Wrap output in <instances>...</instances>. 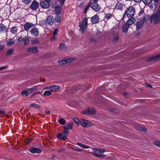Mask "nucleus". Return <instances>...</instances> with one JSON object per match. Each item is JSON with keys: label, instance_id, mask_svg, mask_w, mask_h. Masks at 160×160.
<instances>
[{"label": "nucleus", "instance_id": "61", "mask_svg": "<svg viewBox=\"0 0 160 160\" xmlns=\"http://www.w3.org/2000/svg\"><path fill=\"white\" fill-rule=\"evenodd\" d=\"M136 2H139L142 1V0H134Z\"/></svg>", "mask_w": 160, "mask_h": 160}, {"label": "nucleus", "instance_id": "59", "mask_svg": "<svg viewBox=\"0 0 160 160\" xmlns=\"http://www.w3.org/2000/svg\"><path fill=\"white\" fill-rule=\"evenodd\" d=\"M7 66H5L4 67H2L1 68H0V70H2L4 69H6L7 68Z\"/></svg>", "mask_w": 160, "mask_h": 160}, {"label": "nucleus", "instance_id": "23", "mask_svg": "<svg viewBox=\"0 0 160 160\" xmlns=\"http://www.w3.org/2000/svg\"><path fill=\"white\" fill-rule=\"evenodd\" d=\"M0 32H3L5 33L7 32V27L2 23L0 24Z\"/></svg>", "mask_w": 160, "mask_h": 160}, {"label": "nucleus", "instance_id": "10", "mask_svg": "<svg viewBox=\"0 0 160 160\" xmlns=\"http://www.w3.org/2000/svg\"><path fill=\"white\" fill-rule=\"evenodd\" d=\"M64 132V131L62 133H59L57 135V137L58 138H59L62 140H65L67 139V134Z\"/></svg>", "mask_w": 160, "mask_h": 160}, {"label": "nucleus", "instance_id": "31", "mask_svg": "<svg viewBox=\"0 0 160 160\" xmlns=\"http://www.w3.org/2000/svg\"><path fill=\"white\" fill-rule=\"evenodd\" d=\"M66 46L64 43H60L58 48L59 50H64L66 49Z\"/></svg>", "mask_w": 160, "mask_h": 160}, {"label": "nucleus", "instance_id": "22", "mask_svg": "<svg viewBox=\"0 0 160 160\" xmlns=\"http://www.w3.org/2000/svg\"><path fill=\"white\" fill-rule=\"evenodd\" d=\"M135 19L133 17L130 18L127 21L126 24L129 27L130 25L132 24L135 22Z\"/></svg>", "mask_w": 160, "mask_h": 160}, {"label": "nucleus", "instance_id": "40", "mask_svg": "<svg viewBox=\"0 0 160 160\" xmlns=\"http://www.w3.org/2000/svg\"><path fill=\"white\" fill-rule=\"evenodd\" d=\"M152 0H142V1L146 5H149Z\"/></svg>", "mask_w": 160, "mask_h": 160}, {"label": "nucleus", "instance_id": "43", "mask_svg": "<svg viewBox=\"0 0 160 160\" xmlns=\"http://www.w3.org/2000/svg\"><path fill=\"white\" fill-rule=\"evenodd\" d=\"M82 23L88 25V19L86 17H84L83 19Z\"/></svg>", "mask_w": 160, "mask_h": 160}, {"label": "nucleus", "instance_id": "17", "mask_svg": "<svg viewBox=\"0 0 160 160\" xmlns=\"http://www.w3.org/2000/svg\"><path fill=\"white\" fill-rule=\"evenodd\" d=\"M135 128L138 130H140L145 132H147V129L145 127L141 124H137L135 126Z\"/></svg>", "mask_w": 160, "mask_h": 160}, {"label": "nucleus", "instance_id": "34", "mask_svg": "<svg viewBox=\"0 0 160 160\" xmlns=\"http://www.w3.org/2000/svg\"><path fill=\"white\" fill-rule=\"evenodd\" d=\"M30 108H35L38 109L39 108L40 106L34 103H32L30 105Z\"/></svg>", "mask_w": 160, "mask_h": 160}, {"label": "nucleus", "instance_id": "16", "mask_svg": "<svg viewBox=\"0 0 160 160\" xmlns=\"http://www.w3.org/2000/svg\"><path fill=\"white\" fill-rule=\"evenodd\" d=\"M34 26L32 23L29 22H27L24 25V28L25 31H28Z\"/></svg>", "mask_w": 160, "mask_h": 160}, {"label": "nucleus", "instance_id": "12", "mask_svg": "<svg viewBox=\"0 0 160 160\" xmlns=\"http://www.w3.org/2000/svg\"><path fill=\"white\" fill-rule=\"evenodd\" d=\"M29 151L32 153H40L41 152V150L38 148L31 147L29 150Z\"/></svg>", "mask_w": 160, "mask_h": 160}, {"label": "nucleus", "instance_id": "33", "mask_svg": "<svg viewBox=\"0 0 160 160\" xmlns=\"http://www.w3.org/2000/svg\"><path fill=\"white\" fill-rule=\"evenodd\" d=\"M149 18H150L149 15H147L142 19V21L143 23L146 22L149 20Z\"/></svg>", "mask_w": 160, "mask_h": 160}, {"label": "nucleus", "instance_id": "56", "mask_svg": "<svg viewBox=\"0 0 160 160\" xmlns=\"http://www.w3.org/2000/svg\"><path fill=\"white\" fill-rule=\"evenodd\" d=\"M45 110H46L45 111V114H46V115H48L50 113V112L49 111H47V108H46Z\"/></svg>", "mask_w": 160, "mask_h": 160}, {"label": "nucleus", "instance_id": "5", "mask_svg": "<svg viewBox=\"0 0 160 160\" xmlns=\"http://www.w3.org/2000/svg\"><path fill=\"white\" fill-rule=\"evenodd\" d=\"M74 60V59L73 58H66L62 60L58 61V62L60 64L63 65L73 62Z\"/></svg>", "mask_w": 160, "mask_h": 160}, {"label": "nucleus", "instance_id": "18", "mask_svg": "<svg viewBox=\"0 0 160 160\" xmlns=\"http://www.w3.org/2000/svg\"><path fill=\"white\" fill-rule=\"evenodd\" d=\"M79 26L80 28V31L82 32V33H83L86 29L88 25L83 24V23H82L81 22H80L79 23Z\"/></svg>", "mask_w": 160, "mask_h": 160}, {"label": "nucleus", "instance_id": "55", "mask_svg": "<svg viewBox=\"0 0 160 160\" xmlns=\"http://www.w3.org/2000/svg\"><path fill=\"white\" fill-rule=\"evenodd\" d=\"M144 11L143 9L141 10L139 14V16H141L142 15V14H144Z\"/></svg>", "mask_w": 160, "mask_h": 160}, {"label": "nucleus", "instance_id": "26", "mask_svg": "<svg viewBox=\"0 0 160 160\" xmlns=\"http://www.w3.org/2000/svg\"><path fill=\"white\" fill-rule=\"evenodd\" d=\"M143 23L142 21L141 20L139 21H138L137 24V30H139L140 29V28L142 27L143 25Z\"/></svg>", "mask_w": 160, "mask_h": 160}, {"label": "nucleus", "instance_id": "60", "mask_svg": "<svg viewBox=\"0 0 160 160\" xmlns=\"http://www.w3.org/2000/svg\"><path fill=\"white\" fill-rule=\"evenodd\" d=\"M146 85L149 87H150V88H152V86L151 85H150L148 83H146Z\"/></svg>", "mask_w": 160, "mask_h": 160}, {"label": "nucleus", "instance_id": "7", "mask_svg": "<svg viewBox=\"0 0 160 160\" xmlns=\"http://www.w3.org/2000/svg\"><path fill=\"white\" fill-rule=\"evenodd\" d=\"M82 126L84 127H88L92 126V123L89 121L85 119H82L81 120Z\"/></svg>", "mask_w": 160, "mask_h": 160}, {"label": "nucleus", "instance_id": "8", "mask_svg": "<svg viewBox=\"0 0 160 160\" xmlns=\"http://www.w3.org/2000/svg\"><path fill=\"white\" fill-rule=\"evenodd\" d=\"M39 5V3L37 1L33 0L30 5V8L33 11H35L37 9Z\"/></svg>", "mask_w": 160, "mask_h": 160}, {"label": "nucleus", "instance_id": "37", "mask_svg": "<svg viewBox=\"0 0 160 160\" xmlns=\"http://www.w3.org/2000/svg\"><path fill=\"white\" fill-rule=\"evenodd\" d=\"M15 42V41H12V39H10V41H7V44L8 46H11Z\"/></svg>", "mask_w": 160, "mask_h": 160}, {"label": "nucleus", "instance_id": "45", "mask_svg": "<svg viewBox=\"0 0 160 160\" xmlns=\"http://www.w3.org/2000/svg\"><path fill=\"white\" fill-rule=\"evenodd\" d=\"M32 139L31 138H28L25 141V143L26 144H28L29 143L31 142L32 141Z\"/></svg>", "mask_w": 160, "mask_h": 160}, {"label": "nucleus", "instance_id": "2", "mask_svg": "<svg viewBox=\"0 0 160 160\" xmlns=\"http://www.w3.org/2000/svg\"><path fill=\"white\" fill-rule=\"evenodd\" d=\"M150 20L152 23L157 24L160 22V16L157 14H154L150 16Z\"/></svg>", "mask_w": 160, "mask_h": 160}, {"label": "nucleus", "instance_id": "11", "mask_svg": "<svg viewBox=\"0 0 160 160\" xmlns=\"http://www.w3.org/2000/svg\"><path fill=\"white\" fill-rule=\"evenodd\" d=\"M91 8L96 12H98L100 9V6L96 2H94L92 4Z\"/></svg>", "mask_w": 160, "mask_h": 160}, {"label": "nucleus", "instance_id": "29", "mask_svg": "<svg viewBox=\"0 0 160 160\" xmlns=\"http://www.w3.org/2000/svg\"><path fill=\"white\" fill-rule=\"evenodd\" d=\"M38 87L36 86H35L32 87V88L28 89L27 90L28 92L29 93H32L34 91H36L38 90Z\"/></svg>", "mask_w": 160, "mask_h": 160}, {"label": "nucleus", "instance_id": "38", "mask_svg": "<svg viewBox=\"0 0 160 160\" xmlns=\"http://www.w3.org/2000/svg\"><path fill=\"white\" fill-rule=\"evenodd\" d=\"M73 120L78 125H79L80 123H81V121H80V120L77 118H73Z\"/></svg>", "mask_w": 160, "mask_h": 160}, {"label": "nucleus", "instance_id": "48", "mask_svg": "<svg viewBox=\"0 0 160 160\" xmlns=\"http://www.w3.org/2000/svg\"><path fill=\"white\" fill-rule=\"evenodd\" d=\"M0 113H1L2 114L4 115V116L5 117H7L8 116V115L7 114H5V111L4 110H0Z\"/></svg>", "mask_w": 160, "mask_h": 160}, {"label": "nucleus", "instance_id": "21", "mask_svg": "<svg viewBox=\"0 0 160 160\" xmlns=\"http://www.w3.org/2000/svg\"><path fill=\"white\" fill-rule=\"evenodd\" d=\"M113 17H114V15L113 13H105L104 19L108 20L112 18Z\"/></svg>", "mask_w": 160, "mask_h": 160}, {"label": "nucleus", "instance_id": "35", "mask_svg": "<svg viewBox=\"0 0 160 160\" xmlns=\"http://www.w3.org/2000/svg\"><path fill=\"white\" fill-rule=\"evenodd\" d=\"M77 144L78 145L84 148H88L89 147V146H88V145H84L82 143L80 142L78 143H77Z\"/></svg>", "mask_w": 160, "mask_h": 160}, {"label": "nucleus", "instance_id": "39", "mask_svg": "<svg viewBox=\"0 0 160 160\" xmlns=\"http://www.w3.org/2000/svg\"><path fill=\"white\" fill-rule=\"evenodd\" d=\"M39 42V40L37 38L31 41V43L32 45H34L35 44H38Z\"/></svg>", "mask_w": 160, "mask_h": 160}, {"label": "nucleus", "instance_id": "3", "mask_svg": "<svg viewBox=\"0 0 160 160\" xmlns=\"http://www.w3.org/2000/svg\"><path fill=\"white\" fill-rule=\"evenodd\" d=\"M116 28H113L112 30V34L113 35L112 42L114 43H116L118 42L119 40L118 33L116 31Z\"/></svg>", "mask_w": 160, "mask_h": 160}, {"label": "nucleus", "instance_id": "1", "mask_svg": "<svg viewBox=\"0 0 160 160\" xmlns=\"http://www.w3.org/2000/svg\"><path fill=\"white\" fill-rule=\"evenodd\" d=\"M135 13V9L132 6H129L124 13V16L126 14L129 18H132Z\"/></svg>", "mask_w": 160, "mask_h": 160}, {"label": "nucleus", "instance_id": "20", "mask_svg": "<svg viewBox=\"0 0 160 160\" xmlns=\"http://www.w3.org/2000/svg\"><path fill=\"white\" fill-rule=\"evenodd\" d=\"M94 149V154L96 156H100L99 154L100 153H102L105 152V150L103 149H98L97 148H95Z\"/></svg>", "mask_w": 160, "mask_h": 160}, {"label": "nucleus", "instance_id": "47", "mask_svg": "<svg viewBox=\"0 0 160 160\" xmlns=\"http://www.w3.org/2000/svg\"><path fill=\"white\" fill-rule=\"evenodd\" d=\"M43 96H49L50 95V91H45L43 94Z\"/></svg>", "mask_w": 160, "mask_h": 160}, {"label": "nucleus", "instance_id": "62", "mask_svg": "<svg viewBox=\"0 0 160 160\" xmlns=\"http://www.w3.org/2000/svg\"><path fill=\"white\" fill-rule=\"evenodd\" d=\"M4 48L3 46H0V50H2Z\"/></svg>", "mask_w": 160, "mask_h": 160}, {"label": "nucleus", "instance_id": "53", "mask_svg": "<svg viewBox=\"0 0 160 160\" xmlns=\"http://www.w3.org/2000/svg\"><path fill=\"white\" fill-rule=\"evenodd\" d=\"M57 39V37H55V35L53 36V35L52 37L51 38V41H55Z\"/></svg>", "mask_w": 160, "mask_h": 160}, {"label": "nucleus", "instance_id": "24", "mask_svg": "<svg viewBox=\"0 0 160 160\" xmlns=\"http://www.w3.org/2000/svg\"><path fill=\"white\" fill-rule=\"evenodd\" d=\"M60 89V87L57 85H52L51 86V91L57 92Z\"/></svg>", "mask_w": 160, "mask_h": 160}, {"label": "nucleus", "instance_id": "54", "mask_svg": "<svg viewBox=\"0 0 160 160\" xmlns=\"http://www.w3.org/2000/svg\"><path fill=\"white\" fill-rule=\"evenodd\" d=\"M17 40L18 42H22L23 41V38H22V37L21 36V37H19L18 39H17Z\"/></svg>", "mask_w": 160, "mask_h": 160}, {"label": "nucleus", "instance_id": "41", "mask_svg": "<svg viewBox=\"0 0 160 160\" xmlns=\"http://www.w3.org/2000/svg\"><path fill=\"white\" fill-rule=\"evenodd\" d=\"M90 6V5L89 3L86 6L84 10V13L85 14H86L87 13V11L89 9Z\"/></svg>", "mask_w": 160, "mask_h": 160}, {"label": "nucleus", "instance_id": "30", "mask_svg": "<svg viewBox=\"0 0 160 160\" xmlns=\"http://www.w3.org/2000/svg\"><path fill=\"white\" fill-rule=\"evenodd\" d=\"M18 31L17 27H13L11 28L10 32L12 34H16Z\"/></svg>", "mask_w": 160, "mask_h": 160}, {"label": "nucleus", "instance_id": "52", "mask_svg": "<svg viewBox=\"0 0 160 160\" xmlns=\"http://www.w3.org/2000/svg\"><path fill=\"white\" fill-rule=\"evenodd\" d=\"M73 149L74 150H75V151L80 152H82L83 151V150L82 149L78 148H73Z\"/></svg>", "mask_w": 160, "mask_h": 160}, {"label": "nucleus", "instance_id": "44", "mask_svg": "<svg viewBox=\"0 0 160 160\" xmlns=\"http://www.w3.org/2000/svg\"><path fill=\"white\" fill-rule=\"evenodd\" d=\"M58 122L61 125H64L66 123V121L63 118H61L59 120Z\"/></svg>", "mask_w": 160, "mask_h": 160}, {"label": "nucleus", "instance_id": "32", "mask_svg": "<svg viewBox=\"0 0 160 160\" xmlns=\"http://www.w3.org/2000/svg\"><path fill=\"white\" fill-rule=\"evenodd\" d=\"M44 22H45V24L47 26H50V15H49L48 16V17L46 19V21H44Z\"/></svg>", "mask_w": 160, "mask_h": 160}, {"label": "nucleus", "instance_id": "58", "mask_svg": "<svg viewBox=\"0 0 160 160\" xmlns=\"http://www.w3.org/2000/svg\"><path fill=\"white\" fill-rule=\"evenodd\" d=\"M156 13L158 14V15L160 16V6L159 7Z\"/></svg>", "mask_w": 160, "mask_h": 160}, {"label": "nucleus", "instance_id": "64", "mask_svg": "<svg viewBox=\"0 0 160 160\" xmlns=\"http://www.w3.org/2000/svg\"><path fill=\"white\" fill-rule=\"evenodd\" d=\"M64 149L62 148V149H60L59 150H58V151L59 152H62V150H63Z\"/></svg>", "mask_w": 160, "mask_h": 160}, {"label": "nucleus", "instance_id": "25", "mask_svg": "<svg viewBox=\"0 0 160 160\" xmlns=\"http://www.w3.org/2000/svg\"><path fill=\"white\" fill-rule=\"evenodd\" d=\"M114 8L117 9L122 10L123 9V4L120 3H117L116 4Z\"/></svg>", "mask_w": 160, "mask_h": 160}, {"label": "nucleus", "instance_id": "51", "mask_svg": "<svg viewBox=\"0 0 160 160\" xmlns=\"http://www.w3.org/2000/svg\"><path fill=\"white\" fill-rule=\"evenodd\" d=\"M155 144L157 146L160 147V141H155L154 142Z\"/></svg>", "mask_w": 160, "mask_h": 160}, {"label": "nucleus", "instance_id": "9", "mask_svg": "<svg viewBox=\"0 0 160 160\" xmlns=\"http://www.w3.org/2000/svg\"><path fill=\"white\" fill-rule=\"evenodd\" d=\"M53 11L56 15H58L60 14L62 11V8L61 6L59 5L55 6Z\"/></svg>", "mask_w": 160, "mask_h": 160}, {"label": "nucleus", "instance_id": "49", "mask_svg": "<svg viewBox=\"0 0 160 160\" xmlns=\"http://www.w3.org/2000/svg\"><path fill=\"white\" fill-rule=\"evenodd\" d=\"M13 50L12 49H10L8 50L7 51V52L6 54L7 55H11L12 52Z\"/></svg>", "mask_w": 160, "mask_h": 160}, {"label": "nucleus", "instance_id": "36", "mask_svg": "<svg viewBox=\"0 0 160 160\" xmlns=\"http://www.w3.org/2000/svg\"><path fill=\"white\" fill-rule=\"evenodd\" d=\"M55 21L58 23L60 22L61 21V18L58 15H57L55 17Z\"/></svg>", "mask_w": 160, "mask_h": 160}, {"label": "nucleus", "instance_id": "27", "mask_svg": "<svg viewBox=\"0 0 160 160\" xmlns=\"http://www.w3.org/2000/svg\"><path fill=\"white\" fill-rule=\"evenodd\" d=\"M23 41L24 45H26L29 42V40L28 37L25 36L23 38Z\"/></svg>", "mask_w": 160, "mask_h": 160}, {"label": "nucleus", "instance_id": "28", "mask_svg": "<svg viewBox=\"0 0 160 160\" xmlns=\"http://www.w3.org/2000/svg\"><path fill=\"white\" fill-rule=\"evenodd\" d=\"M129 26L126 24H124L122 28V32L124 33H126L128 29Z\"/></svg>", "mask_w": 160, "mask_h": 160}, {"label": "nucleus", "instance_id": "50", "mask_svg": "<svg viewBox=\"0 0 160 160\" xmlns=\"http://www.w3.org/2000/svg\"><path fill=\"white\" fill-rule=\"evenodd\" d=\"M58 30L57 28H55L54 29L53 32V36L54 35H56L58 34Z\"/></svg>", "mask_w": 160, "mask_h": 160}, {"label": "nucleus", "instance_id": "42", "mask_svg": "<svg viewBox=\"0 0 160 160\" xmlns=\"http://www.w3.org/2000/svg\"><path fill=\"white\" fill-rule=\"evenodd\" d=\"M22 95L24 96H27L28 94V91H27L26 90H24L23 91H22L21 92Z\"/></svg>", "mask_w": 160, "mask_h": 160}, {"label": "nucleus", "instance_id": "6", "mask_svg": "<svg viewBox=\"0 0 160 160\" xmlns=\"http://www.w3.org/2000/svg\"><path fill=\"white\" fill-rule=\"evenodd\" d=\"M73 125V123L72 122L67 123L64 128V132L66 133H68V130L72 129Z\"/></svg>", "mask_w": 160, "mask_h": 160}, {"label": "nucleus", "instance_id": "46", "mask_svg": "<svg viewBox=\"0 0 160 160\" xmlns=\"http://www.w3.org/2000/svg\"><path fill=\"white\" fill-rule=\"evenodd\" d=\"M31 2V0H22V2L26 4H29Z\"/></svg>", "mask_w": 160, "mask_h": 160}, {"label": "nucleus", "instance_id": "19", "mask_svg": "<svg viewBox=\"0 0 160 160\" xmlns=\"http://www.w3.org/2000/svg\"><path fill=\"white\" fill-rule=\"evenodd\" d=\"M160 59V54H158L156 56H152L151 57L148 58L147 61H154L155 60Z\"/></svg>", "mask_w": 160, "mask_h": 160}, {"label": "nucleus", "instance_id": "15", "mask_svg": "<svg viewBox=\"0 0 160 160\" xmlns=\"http://www.w3.org/2000/svg\"><path fill=\"white\" fill-rule=\"evenodd\" d=\"M99 19L98 15L96 14L91 18V22L93 24L97 23L98 22Z\"/></svg>", "mask_w": 160, "mask_h": 160}, {"label": "nucleus", "instance_id": "13", "mask_svg": "<svg viewBox=\"0 0 160 160\" xmlns=\"http://www.w3.org/2000/svg\"><path fill=\"white\" fill-rule=\"evenodd\" d=\"M27 51L28 52H32L33 53H37L38 52V49L36 46L28 48H27Z\"/></svg>", "mask_w": 160, "mask_h": 160}, {"label": "nucleus", "instance_id": "4", "mask_svg": "<svg viewBox=\"0 0 160 160\" xmlns=\"http://www.w3.org/2000/svg\"><path fill=\"white\" fill-rule=\"evenodd\" d=\"M96 112V111L95 108L92 107H89L84 111L83 113L86 115H92L95 114Z\"/></svg>", "mask_w": 160, "mask_h": 160}, {"label": "nucleus", "instance_id": "14", "mask_svg": "<svg viewBox=\"0 0 160 160\" xmlns=\"http://www.w3.org/2000/svg\"><path fill=\"white\" fill-rule=\"evenodd\" d=\"M30 32L32 35L35 36H38L39 33L38 29L35 27L32 28Z\"/></svg>", "mask_w": 160, "mask_h": 160}, {"label": "nucleus", "instance_id": "57", "mask_svg": "<svg viewBox=\"0 0 160 160\" xmlns=\"http://www.w3.org/2000/svg\"><path fill=\"white\" fill-rule=\"evenodd\" d=\"M156 13L158 14V15L160 16V6L159 7Z\"/></svg>", "mask_w": 160, "mask_h": 160}, {"label": "nucleus", "instance_id": "63", "mask_svg": "<svg viewBox=\"0 0 160 160\" xmlns=\"http://www.w3.org/2000/svg\"><path fill=\"white\" fill-rule=\"evenodd\" d=\"M105 156L103 154H100V156H97L100 157H103Z\"/></svg>", "mask_w": 160, "mask_h": 160}]
</instances>
